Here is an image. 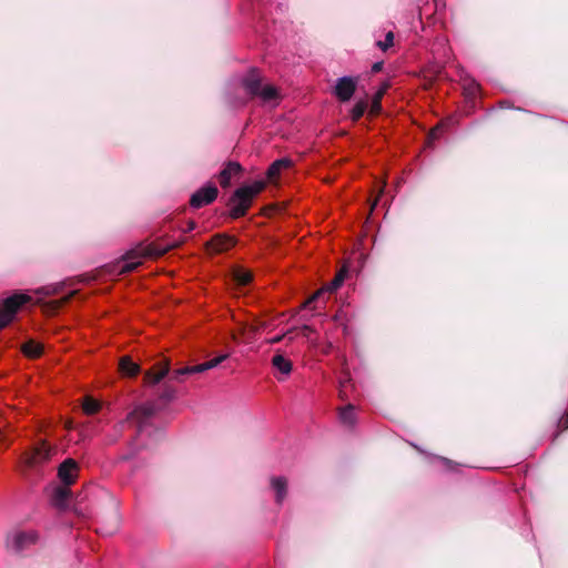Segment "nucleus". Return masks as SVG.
<instances>
[{
  "label": "nucleus",
  "instance_id": "35",
  "mask_svg": "<svg viewBox=\"0 0 568 568\" xmlns=\"http://www.w3.org/2000/svg\"><path fill=\"white\" fill-rule=\"evenodd\" d=\"M443 462L447 465L450 464V460H448L447 458H443Z\"/></svg>",
  "mask_w": 568,
  "mask_h": 568
},
{
  "label": "nucleus",
  "instance_id": "30",
  "mask_svg": "<svg viewBox=\"0 0 568 568\" xmlns=\"http://www.w3.org/2000/svg\"><path fill=\"white\" fill-rule=\"evenodd\" d=\"M288 333H290V332H286V333H285V334H283V335H276V336H274V337H271V338L268 339V343H270V344H276V343H280V342H281V341H282V339H283V338H284Z\"/></svg>",
  "mask_w": 568,
  "mask_h": 568
},
{
  "label": "nucleus",
  "instance_id": "37",
  "mask_svg": "<svg viewBox=\"0 0 568 568\" xmlns=\"http://www.w3.org/2000/svg\"><path fill=\"white\" fill-rule=\"evenodd\" d=\"M245 327H242L239 334H244Z\"/></svg>",
  "mask_w": 568,
  "mask_h": 568
},
{
  "label": "nucleus",
  "instance_id": "10",
  "mask_svg": "<svg viewBox=\"0 0 568 568\" xmlns=\"http://www.w3.org/2000/svg\"><path fill=\"white\" fill-rule=\"evenodd\" d=\"M217 187L214 184L209 183L192 194L190 205L193 209L203 207L211 204L217 197Z\"/></svg>",
  "mask_w": 568,
  "mask_h": 568
},
{
  "label": "nucleus",
  "instance_id": "25",
  "mask_svg": "<svg viewBox=\"0 0 568 568\" xmlns=\"http://www.w3.org/2000/svg\"><path fill=\"white\" fill-rule=\"evenodd\" d=\"M82 407L85 414L93 415L99 412L100 403L92 397H85Z\"/></svg>",
  "mask_w": 568,
  "mask_h": 568
},
{
  "label": "nucleus",
  "instance_id": "11",
  "mask_svg": "<svg viewBox=\"0 0 568 568\" xmlns=\"http://www.w3.org/2000/svg\"><path fill=\"white\" fill-rule=\"evenodd\" d=\"M206 245L212 253H222L235 245V239L226 234H216Z\"/></svg>",
  "mask_w": 568,
  "mask_h": 568
},
{
  "label": "nucleus",
  "instance_id": "14",
  "mask_svg": "<svg viewBox=\"0 0 568 568\" xmlns=\"http://www.w3.org/2000/svg\"><path fill=\"white\" fill-rule=\"evenodd\" d=\"M242 168L237 162H229L225 168L220 172L219 182L222 187H227L232 178L241 172Z\"/></svg>",
  "mask_w": 568,
  "mask_h": 568
},
{
  "label": "nucleus",
  "instance_id": "4",
  "mask_svg": "<svg viewBox=\"0 0 568 568\" xmlns=\"http://www.w3.org/2000/svg\"><path fill=\"white\" fill-rule=\"evenodd\" d=\"M229 358V354H222L202 364L185 366L173 371L171 378L176 382H182L184 376L192 374H200L205 371L217 367L221 363Z\"/></svg>",
  "mask_w": 568,
  "mask_h": 568
},
{
  "label": "nucleus",
  "instance_id": "3",
  "mask_svg": "<svg viewBox=\"0 0 568 568\" xmlns=\"http://www.w3.org/2000/svg\"><path fill=\"white\" fill-rule=\"evenodd\" d=\"M30 297L23 294L12 295L0 304V329L12 321L19 307L28 303Z\"/></svg>",
  "mask_w": 568,
  "mask_h": 568
},
{
  "label": "nucleus",
  "instance_id": "15",
  "mask_svg": "<svg viewBox=\"0 0 568 568\" xmlns=\"http://www.w3.org/2000/svg\"><path fill=\"white\" fill-rule=\"evenodd\" d=\"M170 372V367L168 363H159L158 371L153 369L149 371L144 375V381L148 385H155L160 383Z\"/></svg>",
  "mask_w": 568,
  "mask_h": 568
},
{
  "label": "nucleus",
  "instance_id": "32",
  "mask_svg": "<svg viewBox=\"0 0 568 568\" xmlns=\"http://www.w3.org/2000/svg\"><path fill=\"white\" fill-rule=\"evenodd\" d=\"M439 130H440V129H439V126H437V128L433 129V130L430 131V133H429V139H432V140L437 139V138H438V135H439V133H438V132H439Z\"/></svg>",
  "mask_w": 568,
  "mask_h": 568
},
{
  "label": "nucleus",
  "instance_id": "17",
  "mask_svg": "<svg viewBox=\"0 0 568 568\" xmlns=\"http://www.w3.org/2000/svg\"><path fill=\"white\" fill-rule=\"evenodd\" d=\"M271 486L276 494V503L282 504L287 491V481L284 477H273L271 479Z\"/></svg>",
  "mask_w": 568,
  "mask_h": 568
},
{
  "label": "nucleus",
  "instance_id": "5",
  "mask_svg": "<svg viewBox=\"0 0 568 568\" xmlns=\"http://www.w3.org/2000/svg\"><path fill=\"white\" fill-rule=\"evenodd\" d=\"M153 251L150 247H138L130 251L118 264L119 273H130L142 264L145 257L152 256Z\"/></svg>",
  "mask_w": 568,
  "mask_h": 568
},
{
  "label": "nucleus",
  "instance_id": "20",
  "mask_svg": "<svg viewBox=\"0 0 568 568\" xmlns=\"http://www.w3.org/2000/svg\"><path fill=\"white\" fill-rule=\"evenodd\" d=\"M70 497V489L68 486L64 485V487H55L52 494V503L57 507H64L68 499Z\"/></svg>",
  "mask_w": 568,
  "mask_h": 568
},
{
  "label": "nucleus",
  "instance_id": "1",
  "mask_svg": "<svg viewBox=\"0 0 568 568\" xmlns=\"http://www.w3.org/2000/svg\"><path fill=\"white\" fill-rule=\"evenodd\" d=\"M265 187L264 181H255L250 185L239 187L230 200V214L233 219L242 217L248 211L253 197Z\"/></svg>",
  "mask_w": 568,
  "mask_h": 568
},
{
  "label": "nucleus",
  "instance_id": "13",
  "mask_svg": "<svg viewBox=\"0 0 568 568\" xmlns=\"http://www.w3.org/2000/svg\"><path fill=\"white\" fill-rule=\"evenodd\" d=\"M343 282L344 274L343 272H339L326 288L317 291L310 298H307L303 304V308H311L313 303L320 301L323 297V295L326 294L327 292L332 293L336 291L342 285Z\"/></svg>",
  "mask_w": 568,
  "mask_h": 568
},
{
  "label": "nucleus",
  "instance_id": "31",
  "mask_svg": "<svg viewBox=\"0 0 568 568\" xmlns=\"http://www.w3.org/2000/svg\"><path fill=\"white\" fill-rule=\"evenodd\" d=\"M383 68V62H375L373 65H372V72L373 73H377L382 70Z\"/></svg>",
  "mask_w": 568,
  "mask_h": 568
},
{
  "label": "nucleus",
  "instance_id": "6",
  "mask_svg": "<svg viewBox=\"0 0 568 568\" xmlns=\"http://www.w3.org/2000/svg\"><path fill=\"white\" fill-rule=\"evenodd\" d=\"M38 541V534L33 530L17 531L8 537L7 546L14 552H22Z\"/></svg>",
  "mask_w": 568,
  "mask_h": 568
},
{
  "label": "nucleus",
  "instance_id": "12",
  "mask_svg": "<svg viewBox=\"0 0 568 568\" xmlns=\"http://www.w3.org/2000/svg\"><path fill=\"white\" fill-rule=\"evenodd\" d=\"M77 470H78L77 463L73 459L69 458V459H65L60 465L59 470H58V476H59L60 480L65 486H70L75 480Z\"/></svg>",
  "mask_w": 568,
  "mask_h": 568
},
{
  "label": "nucleus",
  "instance_id": "38",
  "mask_svg": "<svg viewBox=\"0 0 568 568\" xmlns=\"http://www.w3.org/2000/svg\"><path fill=\"white\" fill-rule=\"evenodd\" d=\"M277 379H278L280 382H282V381L284 379V377L277 376Z\"/></svg>",
  "mask_w": 568,
  "mask_h": 568
},
{
  "label": "nucleus",
  "instance_id": "23",
  "mask_svg": "<svg viewBox=\"0 0 568 568\" xmlns=\"http://www.w3.org/2000/svg\"><path fill=\"white\" fill-rule=\"evenodd\" d=\"M388 85L384 84L373 97L371 112L377 114L382 110V99L387 90Z\"/></svg>",
  "mask_w": 568,
  "mask_h": 568
},
{
  "label": "nucleus",
  "instance_id": "22",
  "mask_svg": "<svg viewBox=\"0 0 568 568\" xmlns=\"http://www.w3.org/2000/svg\"><path fill=\"white\" fill-rule=\"evenodd\" d=\"M22 351L27 356L36 358L42 354L43 346H42V344H40L36 341H29L23 344Z\"/></svg>",
  "mask_w": 568,
  "mask_h": 568
},
{
  "label": "nucleus",
  "instance_id": "26",
  "mask_svg": "<svg viewBox=\"0 0 568 568\" xmlns=\"http://www.w3.org/2000/svg\"><path fill=\"white\" fill-rule=\"evenodd\" d=\"M234 280L239 285L245 286L252 281V274L246 270H236L234 272Z\"/></svg>",
  "mask_w": 568,
  "mask_h": 568
},
{
  "label": "nucleus",
  "instance_id": "34",
  "mask_svg": "<svg viewBox=\"0 0 568 568\" xmlns=\"http://www.w3.org/2000/svg\"><path fill=\"white\" fill-rule=\"evenodd\" d=\"M232 338H233L235 342H240V337L237 336V333H233V334H232Z\"/></svg>",
  "mask_w": 568,
  "mask_h": 568
},
{
  "label": "nucleus",
  "instance_id": "19",
  "mask_svg": "<svg viewBox=\"0 0 568 568\" xmlns=\"http://www.w3.org/2000/svg\"><path fill=\"white\" fill-rule=\"evenodd\" d=\"M291 160L286 158H282L274 161L267 169V178L270 180L277 178L281 174L282 170L287 169L291 165Z\"/></svg>",
  "mask_w": 568,
  "mask_h": 568
},
{
  "label": "nucleus",
  "instance_id": "29",
  "mask_svg": "<svg viewBox=\"0 0 568 568\" xmlns=\"http://www.w3.org/2000/svg\"><path fill=\"white\" fill-rule=\"evenodd\" d=\"M349 382H351L349 378L341 379V382H339V397L343 400L346 399V389H347Z\"/></svg>",
  "mask_w": 568,
  "mask_h": 568
},
{
  "label": "nucleus",
  "instance_id": "21",
  "mask_svg": "<svg viewBox=\"0 0 568 568\" xmlns=\"http://www.w3.org/2000/svg\"><path fill=\"white\" fill-rule=\"evenodd\" d=\"M119 368L123 375L129 377H133L140 372V366L132 362L130 357H123L120 361Z\"/></svg>",
  "mask_w": 568,
  "mask_h": 568
},
{
  "label": "nucleus",
  "instance_id": "24",
  "mask_svg": "<svg viewBox=\"0 0 568 568\" xmlns=\"http://www.w3.org/2000/svg\"><path fill=\"white\" fill-rule=\"evenodd\" d=\"M367 105V101L365 100L357 101L351 110V119L354 122L358 121L364 115Z\"/></svg>",
  "mask_w": 568,
  "mask_h": 568
},
{
  "label": "nucleus",
  "instance_id": "8",
  "mask_svg": "<svg viewBox=\"0 0 568 568\" xmlns=\"http://www.w3.org/2000/svg\"><path fill=\"white\" fill-rule=\"evenodd\" d=\"M22 458L27 467L36 468L51 458V448L45 443H40L24 453Z\"/></svg>",
  "mask_w": 568,
  "mask_h": 568
},
{
  "label": "nucleus",
  "instance_id": "2",
  "mask_svg": "<svg viewBox=\"0 0 568 568\" xmlns=\"http://www.w3.org/2000/svg\"><path fill=\"white\" fill-rule=\"evenodd\" d=\"M242 85L247 94L256 97L264 102L272 101L277 98V90L271 84H263L257 70L252 69L243 79Z\"/></svg>",
  "mask_w": 568,
  "mask_h": 568
},
{
  "label": "nucleus",
  "instance_id": "18",
  "mask_svg": "<svg viewBox=\"0 0 568 568\" xmlns=\"http://www.w3.org/2000/svg\"><path fill=\"white\" fill-rule=\"evenodd\" d=\"M339 420L347 427H353L356 423L355 407L352 404L346 405L339 410Z\"/></svg>",
  "mask_w": 568,
  "mask_h": 568
},
{
  "label": "nucleus",
  "instance_id": "28",
  "mask_svg": "<svg viewBox=\"0 0 568 568\" xmlns=\"http://www.w3.org/2000/svg\"><path fill=\"white\" fill-rule=\"evenodd\" d=\"M174 396H175V389L170 386H165L163 392L160 394L159 399L161 402H163L164 404H166L170 400H172L174 398Z\"/></svg>",
  "mask_w": 568,
  "mask_h": 568
},
{
  "label": "nucleus",
  "instance_id": "9",
  "mask_svg": "<svg viewBox=\"0 0 568 568\" xmlns=\"http://www.w3.org/2000/svg\"><path fill=\"white\" fill-rule=\"evenodd\" d=\"M159 409L155 402H148L138 406L131 414L130 418L138 424V433L142 435L150 417Z\"/></svg>",
  "mask_w": 568,
  "mask_h": 568
},
{
  "label": "nucleus",
  "instance_id": "16",
  "mask_svg": "<svg viewBox=\"0 0 568 568\" xmlns=\"http://www.w3.org/2000/svg\"><path fill=\"white\" fill-rule=\"evenodd\" d=\"M272 365L278 373H281L285 377L291 374L293 368L292 362L282 354H276L273 356Z\"/></svg>",
  "mask_w": 568,
  "mask_h": 568
},
{
  "label": "nucleus",
  "instance_id": "7",
  "mask_svg": "<svg viewBox=\"0 0 568 568\" xmlns=\"http://www.w3.org/2000/svg\"><path fill=\"white\" fill-rule=\"evenodd\" d=\"M358 84L357 77H341L336 80L333 93L341 102H347L352 99Z\"/></svg>",
  "mask_w": 568,
  "mask_h": 568
},
{
  "label": "nucleus",
  "instance_id": "36",
  "mask_svg": "<svg viewBox=\"0 0 568 568\" xmlns=\"http://www.w3.org/2000/svg\"><path fill=\"white\" fill-rule=\"evenodd\" d=\"M303 329H304V331H310L311 328H310V326L304 325V326H303Z\"/></svg>",
  "mask_w": 568,
  "mask_h": 568
},
{
  "label": "nucleus",
  "instance_id": "27",
  "mask_svg": "<svg viewBox=\"0 0 568 568\" xmlns=\"http://www.w3.org/2000/svg\"><path fill=\"white\" fill-rule=\"evenodd\" d=\"M394 43V33L393 31H388L385 36V40L384 41H377L376 42V45L382 50V51H386L388 50Z\"/></svg>",
  "mask_w": 568,
  "mask_h": 568
},
{
  "label": "nucleus",
  "instance_id": "33",
  "mask_svg": "<svg viewBox=\"0 0 568 568\" xmlns=\"http://www.w3.org/2000/svg\"><path fill=\"white\" fill-rule=\"evenodd\" d=\"M562 425L565 428H568V413L565 415V417L562 419Z\"/></svg>",
  "mask_w": 568,
  "mask_h": 568
}]
</instances>
